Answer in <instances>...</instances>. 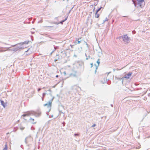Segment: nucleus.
Listing matches in <instances>:
<instances>
[{"mask_svg":"<svg viewBox=\"0 0 150 150\" xmlns=\"http://www.w3.org/2000/svg\"><path fill=\"white\" fill-rule=\"evenodd\" d=\"M137 3L139 6L142 7L144 4V0H138Z\"/></svg>","mask_w":150,"mask_h":150,"instance_id":"7ed1b4c3","label":"nucleus"},{"mask_svg":"<svg viewBox=\"0 0 150 150\" xmlns=\"http://www.w3.org/2000/svg\"><path fill=\"white\" fill-rule=\"evenodd\" d=\"M100 16V15L98 13L96 12L95 15V16L96 18H98Z\"/></svg>","mask_w":150,"mask_h":150,"instance_id":"6e6552de","label":"nucleus"},{"mask_svg":"<svg viewBox=\"0 0 150 150\" xmlns=\"http://www.w3.org/2000/svg\"><path fill=\"white\" fill-rule=\"evenodd\" d=\"M28 95V94L25 95H26H26Z\"/></svg>","mask_w":150,"mask_h":150,"instance_id":"b1692460","label":"nucleus"},{"mask_svg":"<svg viewBox=\"0 0 150 150\" xmlns=\"http://www.w3.org/2000/svg\"><path fill=\"white\" fill-rule=\"evenodd\" d=\"M70 46L71 47V48H72L73 47V45H70Z\"/></svg>","mask_w":150,"mask_h":150,"instance_id":"aec40b11","label":"nucleus"},{"mask_svg":"<svg viewBox=\"0 0 150 150\" xmlns=\"http://www.w3.org/2000/svg\"><path fill=\"white\" fill-rule=\"evenodd\" d=\"M30 122L33 124H35L36 123V122H34V119L33 118H30Z\"/></svg>","mask_w":150,"mask_h":150,"instance_id":"0eeeda50","label":"nucleus"},{"mask_svg":"<svg viewBox=\"0 0 150 150\" xmlns=\"http://www.w3.org/2000/svg\"><path fill=\"white\" fill-rule=\"evenodd\" d=\"M111 106L112 107V106H113V105H112V104H111Z\"/></svg>","mask_w":150,"mask_h":150,"instance_id":"412c9836","label":"nucleus"},{"mask_svg":"<svg viewBox=\"0 0 150 150\" xmlns=\"http://www.w3.org/2000/svg\"><path fill=\"white\" fill-rule=\"evenodd\" d=\"M74 136H78L79 135V134H76V133H75L74 134Z\"/></svg>","mask_w":150,"mask_h":150,"instance_id":"a211bd4d","label":"nucleus"},{"mask_svg":"<svg viewBox=\"0 0 150 150\" xmlns=\"http://www.w3.org/2000/svg\"><path fill=\"white\" fill-rule=\"evenodd\" d=\"M132 74V73L129 72L128 74H125L124 76L122 78V79L125 78L126 79H129L131 77Z\"/></svg>","mask_w":150,"mask_h":150,"instance_id":"20e7f679","label":"nucleus"},{"mask_svg":"<svg viewBox=\"0 0 150 150\" xmlns=\"http://www.w3.org/2000/svg\"><path fill=\"white\" fill-rule=\"evenodd\" d=\"M56 77H58V75H57V76H56Z\"/></svg>","mask_w":150,"mask_h":150,"instance_id":"4be33fe9","label":"nucleus"},{"mask_svg":"<svg viewBox=\"0 0 150 150\" xmlns=\"http://www.w3.org/2000/svg\"><path fill=\"white\" fill-rule=\"evenodd\" d=\"M8 146L6 143L4 148L3 149V150H7Z\"/></svg>","mask_w":150,"mask_h":150,"instance_id":"1a4fd4ad","label":"nucleus"},{"mask_svg":"<svg viewBox=\"0 0 150 150\" xmlns=\"http://www.w3.org/2000/svg\"><path fill=\"white\" fill-rule=\"evenodd\" d=\"M123 40L127 42L129 41V38L127 35H125L123 36Z\"/></svg>","mask_w":150,"mask_h":150,"instance_id":"39448f33","label":"nucleus"},{"mask_svg":"<svg viewBox=\"0 0 150 150\" xmlns=\"http://www.w3.org/2000/svg\"><path fill=\"white\" fill-rule=\"evenodd\" d=\"M54 98V97H53L52 98L51 100H50L47 103L44 105V106H47L48 109V112H50L51 109L52 103Z\"/></svg>","mask_w":150,"mask_h":150,"instance_id":"f03ea898","label":"nucleus"},{"mask_svg":"<svg viewBox=\"0 0 150 150\" xmlns=\"http://www.w3.org/2000/svg\"><path fill=\"white\" fill-rule=\"evenodd\" d=\"M41 111L39 110L36 111H28L25 112L24 114L22 115V116L25 117L26 116L34 115L36 117H39L41 115Z\"/></svg>","mask_w":150,"mask_h":150,"instance_id":"f257e3e1","label":"nucleus"},{"mask_svg":"<svg viewBox=\"0 0 150 150\" xmlns=\"http://www.w3.org/2000/svg\"><path fill=\"white\" fill-rule=\"evenodd\" d=\"M81 38H80L79 39H81Z\"/></svg>","mask_w":150,"mask_h":150,"instance_id":"393cba45","label":"nucleus"},{"mask_svg":"<svg viewBox=\"0 0 150 150\" xmlns=\"http://www.w3.org/2000/svg\"><path fill=\"white\" fill-rule=\"evenodd\" d=\"M91 67H92L93 66V63H91Z\"/></svg>","mask_w":150,"mask_h":150,"instance_id":"6ab92c4d","label":"nucleus"},{"mask_svg":"<svg viewBox=\"0 0 150 150\" xmlns=\"http://www.w3.org/2000/svg\"><path fill=\"white\" fill-rule=\"evenodd\" d=\"M96 126V124H94L92 125L91 127H95Z\"/></svg>","mask_w":150,"mask_h":150,"instance_id":"4468645a","label":"nucleus"},{"mask_svg":"<svg viewBox=\"0 0 150 150\" xmlns=\"http://www.w3.org/2000/svg\"><path fill=\"white\" fill-rule=\"evenodd\" d=\"M97 63H98V64H99L100 62L99 61V59H98V60L97 62Z\"/></svg>","mask_w":150,"mask_h":150,"instance_id":"dca6fc26","label":"nucleus"},{"mask_svg":"<svg viewBox=\"0 0 150 150\" xmlns=\"http://www.w3.org/2000/svg\"><path fill=\"white\" fill-rule=\"evenodd\" d=\"M28 137H26L25 138V143L27 144V143H28V142H27V139H28Z\"/></svg>","mask_w":150,"mask_h":150,"instance_id":"9d476101","label":"nucleus"},{"mask_svg":"<svg viewBox=\"0 0 150 150\" xmlns=\"http://www.w3.org/2000/svg\"><path fill=\"white\" fill-rule=\"evenodd\" d=\"M79 39H78V44H79L81 43V41L79 40Z\"/></svg>","mask_w":150,"mask_h":150,"instance_id":"2eb2a0df","label":"nucleus"},{"mask_svg":"<svg viewBox=\"0 0 150 150\" xmlns=\"http://www.w3.org/2000/svg\"><path fill=\"white\" fill-rule=\"evenodd\" d=\"M67 19V18H66L64 20H63L62 21H61V22H60L59 23H61V24H63V23L65 21H66Z\"/></svg>","mask_w":150,"mask_h":150,"instance_id":"9b49d317","label":"nucleus"},{"mask_svg":"<svg viewBox=\"0 0 150 150\" xmlns=\"http://www.w3.org/2000/svg\"><path fill=\"white\" fill-rule=\"evenodd\" d=\"M0 101H1V105H2L4 108H5L6 105L4 103V102L3 100L1 99L0 100Z\"/></svg>","mask_w":150,"mask_h":150,"instance_id":"423d86ee","label":"nucleus"},{"mask_svg":"<svg viewBox=\"0 0 150 150\" xmlns=\"http://www.w3.org/2000/svg\"><path fill=\"white\" fill-rule=\"evenodd\" d=\"M62 124L63 125V126H65V122H64L62 123Z\"/></svg>","mask_w":150,"mask_h":150,"instance_id":"f3484780","label":"nucleus"},{"mask_svg":"<svg viewBox=\"0 0 150 150\" xmlns=\"http://www.w3.org/2000/svg\"><path fill=\"white\" fill-rule=\"evenodd\" d=\"M101 8H102L101 7H100L99 9H98V10H97L96 12L97 13H98L101 9Z\"/></svg>","mask_w":150,"mask_h":150,"instance_id":"f8f14e48","label":"nucleus"},{"mask_svg":"<svg viewBox=\"0 0 150 150\" xmlns=\"http://www.w3.org/2000/svg\"><path fill=\"white\" fill-rule=\"evenodd\" d=\"M61 112V113H64L63 112Z\"/></svg>","mask_w":150,"mask_h":150,"instance_id":"5701e85b","label":"nucleus"},{"mask_svg":"<svg viewBox=\"0 0 150 150\" xmlns=\"http://www.w3.org/2000/svg\"><path fill=\"white\" fill-rule=\"evenodd\" d=\"M45 94H42V98H41L42 100V101L43 100L44 97V96H45Z\"/></svg>","mask_w":150,"mask_h":150,"instance_id":"ddd939ff","label":"nucleus"}]
</instances>
